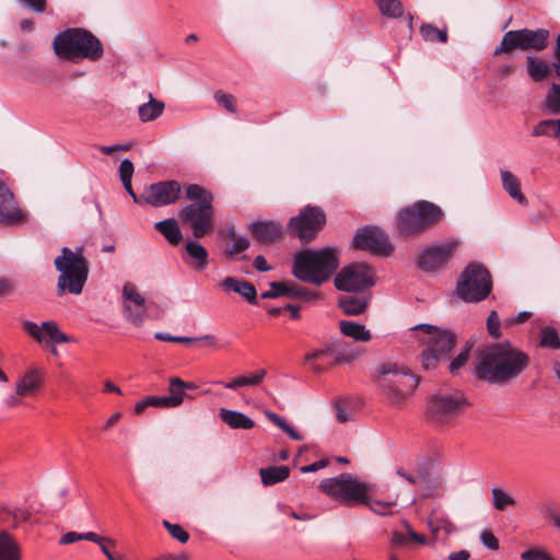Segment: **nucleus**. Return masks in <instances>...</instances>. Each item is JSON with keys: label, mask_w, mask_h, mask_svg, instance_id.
<instances>
[{"label": "nucleus", "mask_w": 560, "mask_h": 560, "mask_svg": "<svg viewBox=\"0 0 560 560\" xmlns=\"http://www.w3.org/2000/svg\"><path fill=\"white\" fill-rule=\"evenodd\" d=\"M530 365V355L510 340L478 348L474 375L489 385L506 386L520 378Z\"/></svg>", "instance_id": "f257e3e1"}, {"label": "nucleus", "mask_w": 560, "mask_h": 560, "mask_svg": "<svg viewBox=\"0 0 560 560\" xmlns=\"http://www.w3.org/2000/svg\"><path fill=\"white\" fill-rule=\"evenodd\" d=\"M338 267L339 254L336 247L307 248L294 256L292 273L303 282L320 285L336 272Z\"/></svg>", "instance_id": "f03ea898"}, {"label": "nucleus", "mask_w": 560, "mask_h": 560, "mask_svg": "<svg viewBox=\"0 0 560 560\" xmlns=\"http://www.w3.org/2000/svg\"><path fill=\"white\" fill-rule=\"evenodd\" d=\"M52 48L60 59L72 62L83 59L96 62L104 55L102 42L82 27H71L58 33L52 40Z\"/></svg>", "instance_id": "7ed1b4c3"}, {"label": "nucleus", "mask_w": 560, "mask_h": 560, "mask_svg": "<svg viewBox=\"0 0 560 560\" xmlns=\"http://www.w3.org/2000/svg\"><path fill=\"white\" fill-rule=\"evenodd\" d=\"M185 198L190 201L178 211V219L189 225L192 235L201 238L213 230L214 207L213 194L198 184H189L185 188Z\"/></svg>", "instance_id": "20e7f679"}, {"label": "nucleus", "mask_w": 560, "mask_h": 560, "mask_svg": "<svg viewBox=\"0 0 560 560\" xmlns=\"http://www.w3.org/2000/svg\"><path fill=\"white\" fill-rule=\"evenodd\" d=\"M54 265L59 272L57 279V294L79 295L88 281L90 264L84 256L82 247L72 250L69 247H62L60 254L55 258Z\"/></svg>", "instance_id": "39448f33"}, {"label": "nucleus", "mask_w": 560, "mask_h": 560, "mask_svg": "<svg viewBox=\"0 0 560 560\" xmlns=\"http://www.w3.org/2000/svg\"><path fill=\"white\" fill-rule=\"evenodd\" d=\"M444 219L442 208L428 200H418L399 210L397 214V232L404 238L419 236Z\"/></svg>", "instance_id": "423d86ee"}, {"label": "nucleus", "mask_w": 560, "mask_h": 560, "mask_svg": "<svg viewBox=\"0 0 560 560\" xmlns=\"http://www.w3.org/2000/svg\"><path fill=\"white\" fill-rule=\"evenodd\" d=\"M412 330H421L428 335L423 340L427 346L420 355L421 365L427 371L434 370L445 361L456 345L457 337L452 330L441 329L429 324L417 325L412 327Z\"/></svg>", "instance_id": "0eeeda50"}, {"label": "nucleus", "mask_w": 560, "mask_h": 560, "mask_svg": "<svg viewBox=\"0 0 560 560\" xmlns=\"http://www.w3.org/2000/svg\"><path fill=\"white\" fill-rule=\"evenodd\" d=\"M492 288V277L488 268L481 262L471 261L457 279L456 293L466 303H478L490 295Z\"/></svg>", "instance_id": "6e6552de"}, {"label": "nucleus", "mask_w": 560, "mask_h": 560, "mask_svg": "<svg viewBox=\"0 0 560 560\" xmlns=\"http://www.w3.org/2000/svg\"><path fill=\"white\" fill-rule=\"evenodd\" d=\"M378 382L390 405L401 404L418 387L419 377L394 363L382 366Z\"/></svg>", "instance_id": "1a4fd4ad"}, {"label": "nucleus", "mask_w": 560, "mask_h": 560, "mask_svg": "<svg viewBox=\"0 0 560 560\" xmlns=\"http://www.w3.org/2000/svg\"><path fill=\"white\" fill-rule=\"evenodd\" d=\"M319 489L334 498L340 503L345 504H370L369 486L360 482L350 474H340L335 478L324 479Z\"/></svg>", "instance_id": "9d476101"}, {"label": "nucleus", "mask_w": 560, "mask_h": 560, "mask_svg": "<svg viewBox=\"0 0 560 560\" xmlns=\"http://www.w3.org/2000/svg\"><path fill=\"white\" fill-rule=\"evenodd\" d=\"M550 31L547 28H521L506 32L500 45L493 50V56L510 54L513 50L542 51L550 44Z\"/></svg>", "instance_id": "9b49d317"}, {"label": "nucleus", "mask_w": 560, "mask_h": 560, "mask_svg": "<svg viewBox=\"0 0 560 560\" xmlns=\"http://www.w3.org/2000/svg\"><path fill=\"white\" fill-rule=\"evenodd\" d=\"M467 407L468 401L462 393H442L429 399L427 417L434 424L448 425L453 424Z\"/></svg>", "instance_id": "f8f14e48"}, {"label": "nucleus", "mask_w": 560, "mask_h": 560, "mask_svg": "<svg viewBox=\"0 0 560 560\" xmlns=\"http://www.w3.org/2000/svg\"><path fill=\"white\" fill-rule=\"evenodd\" d=\"M458 247L459 241L455 237L433 242L419 250L416 265L425 273H436L450 264Z\"/></svg>", "instance_id": "ddd939ff"}, {"label": "nucleus", "mask_w": 560, "mask_h": 560, "mask_svg": "<svg viewBox=\"0 0 560 560\" xmlns=\"http://www.w3.org/2000/svg\"><path fill=\"white\" fill-rule=\"evenodd\" d=\"M326 222L327 217L322 207L307 205L290 219L288 230L290 235L307 244L316 238Z\"/></svg>", "instance_id": "4468645a"}, {"label": "nucleus", "mask_w": 560, "mask_h": 560, "mask_svg": "<svg viewBox=\"0 0 560 560\" xmlns=\"http://www.w3.org/2000/svg\"><path fill=\"white\" fill-rule=\"evenodd\" d=\"M334 284L339 291L363 293L375 284L374 271L365 262H353L337 273Z\"/></svg>", "instance_id": "2eb2a0df"}, {"label": "nucleus", "mask_w": 560, "mask_h": 560, "mask_svg": "<svg viewBox=\"0 0 560 560\" xmlns=\"http://www.w3.org/2000/svg\"><path fill=\"white\" fill-rule=\"evenodd\" d=\"M352 247L371 254L388 257L394 252L388 235L378 226L366 225L357 230Z\"/></svg>", "instance_id": "dca6fc26"}, {"label": "nucleus", "mask_w": 560, "mask_h": 560, "mask_svg": "<svg viewBox=\"0 0 560 560\" xmlns=\"http://www.w3.org/2000/svg\"><path fill=\"white\" fill-rule=\"evenodd\" d=\"M21 326L23 331L36 342L51 343L52 348L50 351L55 355L58 354L56 345L68 343L71 341V338L66 332L61 331L57 323L54 320H46L42 323L40 326L31 320H23Z\"/></svg>", "instance_id": "f3484780"}, {"label": "nucleus", "mask_w": 560, "mask_h": 560, "mask_svg": "<svg viewBox=\"0 0 560 560\" xmlns=\"http://www.w3.org/2000/svg\"><path fill=\"white\" fill-rule=\"evenodd\" d=\"M182 185L175 179L161 180L147 186V205L154 208L176 203L182 196Z\"/></svg>", "instance_id": "a211bd4d"}, {"label": "nucleus", "mask_w": 560, "mask_h": 560, "mask_svg": "<svg viewBox=\"0 0 560 560\" xmlns=\"http://www.w3.org/2000/svg\"><path fill=\"white\" fill-rule=\"evenodd\" d=\"M27 213L23 211L9 186L0 179V223L16 226L25 222Z\"/></svg>", "instance_id": "6ab92c4d"}, {"label": "nucleus", "mask_w": 560, "mask_h": 560, "mask_svg": "<svg viewBox=\"0 0 560 560\" xmlns=\"http://www.w3.org/2000/svg\"><path fill=\"white\" fill-rule=\"evenodd\" d=\"M555 61L550 65L541 58L533 55L526 56V72L532 81L539 83L549 78L551 69L555 70L557 78L560 80V34L557 36L553 46Z\"/></svg>", "instance_id": "aec40b11"}, {"label": "nucleus", "mask_w": 560, "mask_h": 560, "mask_svg": "<svg viewBox=\"0 0 560 560\" xmlns=\"http://www.w3.org/2000/svg\"><path fill=\"white\" fill-rule=\"evenodd\" d=\"M269 285L270 289L260 294L261 299L270 300L288 296L303 301H311L317 296L316 293L312 292L307 288L292 281H272Z\"/></svg>", "instance_id": "412c9836"}, {"label": "nucleus", "mask_w": 560, "mask_h": 560, "mask_svg": "<svg viewBox=\"0 0 560 560\" xmlns=\"http://www.w3.org/2000/svg\"><path fill=\"white\" fill-rule=\"evenodd\" d=\"M122 296L127 302L125 306L126 318L139 327L145 318L144 298L137 291L133 283L127 282L122 288Z\"/></svg>", "instance_id": "4be33fe9"}, {"label": "nucleus", "mask_w": 560, "mask_h": 560, "mask_svg": "<svg viewBox=\"0 0 560 560\" xmlns=\"http://www.w3.org/2000/svg\"><path fill=\"white\" fill-rule=\"evenodd\" d=\"M218 287L224 293L234 292L240 294L252 305L258 304L257 290L255 285L245 279L236 277H225L223 280L219 282Z\"/></svg>", "instance_id": "5701e85b"}, {"label": "nucleus", "mask_w": 560, "mask_h": 560, "mask_svg": "<svg viewBox=\"0 0 560 560\" xmlns=\"http://www.w3.org/2000/svg\"><path fill=\"white\" fill-rule=\"evenodd\" d=\"M253 237L262 244L276 242L282 234V226L276 221H255L249 224Z\"/></svg>", "instance_id": "b1692460"}, {"label": "nucleus", "mask_w": 560, "mask_h": 560, "mask_svg": "<svg viewBox=\"0 0 560 560\" xmlns=\"http://www.w3.org/2000/svg\"><path fill=\"white\" fill-rule=\"evenodd\" d=\"M336 341H328L322 348L312 350L304 355V363L315 374H322L327 370V366L318 363L317 361L324 358H332L335 360Z\"/></svg>", "instance_id": "393cba45"}, {"label": "nucleus", "mask_w": 560, "mask_h": 560, "mask_svg": "<svg viewBox=\"0 0 560 560\" xmlns=\"http://www.w3.org/2000/svg\"><path fill=\"white\" fill-rule=\"evenodd\" d=\"M185 250L192 261L185 258V261L192 268L203 270L208 265V252L203 245L197 241H187L185 244Z\"/></svg>", "instance_id": "a878e982"}, {"label": "nucleus", "mask_w": 560, "mask_h": 560, "mask_svg": "<svg viewBox=\"0 0 560 560\" xmlns=\"http://www.w3.org/2000/svg\"><path fill=\"white\" fill-rule=\"evenodd\" d=\"M407 533H402L399 530H394L390 537V548H404L408 547L411 542H416L419 545L425 544V537L421 534L416 533L409 525L406 523Z\"/></svg>", "instance_id": "bb28decb"}, {"label": "nucleus", "mask_w": 560, "mask_h": 560, "mask_svg": "<svg viewBox=\"0 0 560 560\" xmlns=\"http://www.w3.org/2000/svg\"><path fill=\"white\" fill-rule=\"evenodd\" d=\"M220 418L232 429L249 430L255 427L254 420L240 411L222 408L220 409Z\"/></svg>", "instance_id": "cd10ccee"}, {"label": "nucleus", "mask_w": 560, "mask_h": 560, "mask_svg": "<svg viewBox=\"0 0 560 560\" xmlns=\"http://www.w3.org/2000/svg\"><path fill=\"white\" fill-rule=\"evenodd\" d=\"M501 180L503 189L510 195L511 198L521 205L527 203V199L521 190V182L512 172L501 171Z\"/></svg>", "instance_id": "c85d7f7f"}, {"label": "nucleus", "mask_w": 560, "mask_h": 560, "mask_svg": "<svg viewBox=\"0 0 560 560\" xmlns=\"http://www.w3.org/2000/svg\"><path fill=\"white\" fill-rule=\"evenodd\" d=\"M369 302V296L347 295L339 300V307L346 315L357 316L366 310Z\"/></svg>", "instance_id": "c756f323"}, {"label": "nucleus", "mask_w": 560, "mask_h": 560, "mask_svg": "<svg viewBox=\"0 0 560 560\" xmlns=\"http://www.w3.org/2000/svg\"><path fill=\"white\" fill-rule=\"evenodd\" d=\"M339 328L345 336L355 341L368 342L372 339L371 331L362 324L351 320H340Z\"/></svg>", "instance_id": "7c9ffc66"}, {"label": "nucleus", "mask_w": 560, "mask_h": 560, "mask_svg": "<svg viewBox=\"0 0 560 560\" xmlns=\"http://www.w3.org/2000/svg\"><path fill=\"white\" fill-rule=\"evenodd\" d=\"M155 229L171 243L177 245L183 240L182 231L175 219H166L155 223Z\"/></svg>", "instance_id": "2f4dec72"}, {"label": "nucleus", "mask_w": 560, "mask_h": 560, "mask_svg": "<svg viewBox=\"0 0 560 560\" xmlns=\"http://www.w3.org/2000/svg\"><path fill=\"white\" fill-rule=\"evenodd\" d=\"M259 475L265 486H273L287 480L290 476V469L287 466H269L260 468Z\"/></svg>", "instance_id": "473e14b6"}, {"label": "nucleus", "mask_w": 560, "mask_h": 560, "mask_svg": "<svg viewBox=\"0 0 560 560\" xmlns=\"http://www.w3.org/2000/svg\"><path fill=\"white\" fill-rule=\"evenodd\" d=\"M184 381L180 377L173 376L168 381V396H165L170 408L178 407L185 398H192L183 388Z\"/></svg>", "instance_id": "72a5a7b5"}, {"label": "nucleus", "mask_w": 560, "mask_h": 560, "mask_svg": "<svg viewBox=\"0 0 560 560\" xmlns=\"http://www.w3.org/2000/svg\"><path fill=\"white\" fill-rule=\"evenodd\" d=\"M164 107L165 105L162 101L154 98L150 94L149 102L140 105L138 108L139 118L142 122L155 120L163 114Z\"/></svg>", "instance_id": "f704fd0d"}, {"label": "nucleus", "mask_w": 560, "mask_h": 560, "mask_svg": "<svg viewBox=\"0 0 560 560\" xmlns=\"http://www.w3.org/2000/svg\"><path fill=\"white\" fill-rule=\"evenodd\" d=\"M0 560H20V549L7 532L0 533Z\"/></svg>", "instance_id": "c9c22d12"}, {"label": "nucleus", "mask_w": 560, "mask_h": 560, "mask_svg": "<svg viewBox=\"0 0 560 560\" xmlns=\"http://www.w3.org/2000/svg\"><path fill=\"white\" fill-rule=\"evenodd\" d=\"M40 386V377L37 370H31L24 374L16 385L19 396L33 394Z\"/></svg>", "instance_id": "e433bc0d"}, {"label": "nucleus", "mask_w": 560, "mask_h": 560, "mask_svg": "<svg viewBox=\"0 0 560 560\" xmlns=\"http://www.w3.org/2000/svg\"><path fill=\"white\" fill-rule=\"evenodd\" d=\"M420 35L423 40L430 43H442L445 44L448 39L447 27L438 28L431 23H423L420 26Z\"/></svg>", "instance_id": "4c0bfd02"}, {"label": "nucleus", "mask_w": 560, "mask_h": 560, "mask_svg": "<svg viewBox=\"0 0 560 560\" xmlns=\"http://www.w3.org/2000/svg\"><path fill=\"white\" fill-rule=\"evenodd\" d=\"M85 540L97 544L101 551L108 560H117L116 557L112 552V548L116 547L115 539H113L110 537H106V536H101L93 532H86Z\"/></svg>", "instance_id": "58836bf2"}, {"label": "nucleus", "mask_w": 560, "mask_h": 560, "mask_svg": "<svg viewBox=\"0 0 560 560\" xmlns=\"http://www.w3.org/2000/svg\"><path fill=\"white\" fill-rule=\"evenodd\" d=\"M539 346L545 349L560 350V337L553 326H545L540 329Z\"/></svg>", "instance_id": "ea45409f"}, {"label": "nucleus", "mask_w": 560, "mask_h": 560, "mask_svg": "<svg viewBox=\"0 0 560 560\" xmlns=\"http://www.w3.org/2000/svg\"><path fill=\"white\" fill-rule=\"evenodd\" d=\"M560 135V119H545L539 121L533 129V137H558Z\"/></svg>", "instance_id": "a19ab883"}, {"label": "nucleus", "mask_w": 560, "mask_h": 560, "mask_svg": "<svg viewBox=\"0 0 560 560\" xmlns=\"http://www.w3.org/2000/svg\"><path fill=\"white\" fill-rule=\"evenodd\" d=\"M265 416L268 420H270L275 425L281 429L284 433H287L294 441H302L303 435L299 433L294 428H292L284 418L279 416L278 413L267 410L265 411Z\"/></svg>", "instance_id": "79ce46f5"}, {"label": "nucleus", "mask_w": 560, "mask_h": 560, "mask_svg": "<svg viewBox=\"0 0 560 560\" xmlns=\"http://www.w3.org/2000/svg\"><path fill=\"white\" fill-rule=\"evenodd\" d=\"M362 354V351L359 347L351 348L349 350H340L339 343L336 342V354L335 360L330 362L329 366L336 364H349L357 360Z\"/></svg>", "instance_id": "37998d69"}, {"label": "nucleus", "mask_w": 560, "mask_h": 560, "mask_svg": "<svg viewBox=\"0 0 560 560\" xmlns=\"http://www.w3.org/2000/svg\"><path fill=\"white\" fill-rule=\"evenodd\" d=\"M377 7L381 13L388 18H400L404 14V8L399 0H377Z\"/></svg>", "instance_id": "c03bdc74"}, {"label": "nucleus", "mask_w": 560, "mask_h": 560, "mask_svg": "<svg viewBox=\"0 0 560 560\" xmlns=\"http://www.w3.org/2000/svg\"><path fill=\"white\" fill-rule=\"evenodd\" d=\"M429 527L436 537L443 532L445 538L455 529V526L448 520L441 516H431L429 518Z\"/></svg>", "instance_id": "a18cd8bd"}, {"label": "nucleus", "mask_w": 560, "mask_h": 560, "mask_svg": "<svg viewBox=\"0 0 560 560\" xmlns=\"http://www.w3.org/2000/svg\"><path fill=\"white\" fill-rule=\"evenodd\" d=\"M148 407L170 408L165 396H147L135 406V412L141 415Z\"/></svg>", "instance_id": "49530a36"}, {"label": "nucleus", "mask_w": 560, "mask_h": 560, "mask_svg": "<svg viewBox=\"0 0 560 560\" xmlns=\"http://www.w3.org/2000/svg\"><path fill=\"white\" fill-rule=\"evenodd\" d=\"M545 103L549 114L560 115V84L553 83L551 85Z\"/></svg>", "instance_id": "de8ad7c7"}, {"label": "nucleus", "mask_w": 560, "mask_h": 560, "mask_svg": "<svg viewBox=\"0 0 560 560\" xmlns=\"http://www.w3.org/2000/svg\"><path fill=\"white\" fill-rule=\"evenodd\" d=\"M492 502L498 511H504L508 506L515 504V500L501 488L492 489Z\"/></svg>", "instance_id": "09e8293b"}, {"label": "nucleus", "mask_w": 560, "mask_h": 560, "mask_svg": "<svg viewBox=\"0 0 560 560\" xmlns=\"http://www.w3.org/2000/svg\"><path fill=\"white\" fill-rule=\"evenodd\" d=\"M215 102L232 114L237 113V100L234 95L218 90L213 95Z\"/></svg>", "instance_id": "8fccbe9b"}, {"label": "nucleus", "mask_w": 560, "mask_h": 560, "mask_svg": "<svg viewBox=\"0 0 560 560\" xmlns=\"http://www.w3.org/2000/svg\"><path fill=\"white\" fill-rule=\"evenodd\" d=\"M471 347L472 346L469 342H467L465 347L460 350V352L451 361L448 365V371L452 374H457L459 370L467 363L470 355Z\"/></svg>", "instance_id": "3c124183"}, {"label": "nucleus", "mask_w": 560, "mask_h": 560, "mask_svg": "<svg viewBox=\"0 0 560 560\" xmlns=\"http://www.w3.org/2000/svg\"><path fill=\"white\" fill-rule=\"evenodd\" d=\"M544 517L560 533V505L548 503L542 510Z\"/></svg>", "instance_id": "603ef678"}, {"label": "nucleus", "mask_w": 560, "mask_h": 560, "mask_svg": "<svg viewBox=\"0 0 560 560\" xmlns=\"http://www.w3.org/2000/svg\"><path fill=\"white\" fill-rule=\"evenodd\" d=\"M163 526L167 529L170 535L177 539L179 542L185 544L189 540V534L179 524H173L166 520L163 521Z\"/></svg>", "instance_id": "864d4df0"}, {"label": "nucleus", "mask_w": 560, "mask_h": 560, "mask_svg": "<svg viewBox=\"0 0 560 560\" xmlns=\"http://www.w3.org/2000/svg\"><path fill=\"white\" fill-rule=\"evenodd\" d=\"M249 247V241L245 236H238L233 241V245L225 249V256L232 260L234 256L245 252Z\"/></svg>", "instance_id": "5fc2aeb1"}, {"label": "nucleus", "mask_w": 560, "mask_h": 560, "mask_svg": "<svg viewBox=\"0 0 560 560\" xmlns=\"http://www.w3.org/2000/svg\"><path fill=\"white\" fill-rule=\"evenodd\" d=\"M502 326V322L499 319V315L497 311H491L488 318H487V329L489 335L494 338L499 339L502 336L500 327Z\"/></svg>", "instance_id": "6e6d98bb"}, {"label": "nucleus", "mask_w": 560, "mask_h": 560, "mask_svg": "<svg viewBox=\"0 0 560 560\" xmlns=\"http://www.w3.org/2000/svg\"><path fill=\"white\" fill-rule=\"evenodd\" d=\"M24 9L36 14L46 12L48 3L47 0H16Z\"/></svg>", "instance_id": "4d7b16f0"}, {"label": "nucleus", "mask_w": 560, "mask_h": 560, "mask_svg": "<svg viewBox=\"0 0 560 560\" xmlns=\"http://www.w3.org/2000/svg\"><path fill=\"white\" fill-rule=\"evenodd\" d=\"M154 337L158 340L168 341V342H178V343H191L197 340L194 337L172 336L167 332H156Z\"/></svg>", "instance_id": "13d9d810"}, {"label": "nucleus", "mask_w": 560, "mask_h": 560, "mask_svg": "<svg viewBox=\"0 0 560 560\" xmlns=\"http://www.w3.org/2000/svg\"><path fill=\"white\" fill-rule=\"evenodd\" d=\"M522 560H553L550 555L540 549H528L521 553Z\"/></svg>", "instance_id": "bf43d9fd"}, {"label": "nucleus", "mask_w": 560, "mask_h": 560, "mask_svg": "<svg viewBox=\"0 0 560 560\" xmlns=\"http://www.w3.org/2000/svg\"><path fill=\"white\" fill-rule=\"evenodd\" d=\"M15 291V280L11 278L0 277V298L12 295Z\"/></svg>", "instance_id": "052dcab7"}, {"label": "nucleus", "mask_w": 560, "mask_h": 560, "mask_svg": "<svg viewBox=\"0 0 560 560\" xmlns=\"http://www.w3.org/2000/svg\"><path fill=\"white\" fill-rule=\"evenodd\" d=\"M119 174L121 183L131 182L133 175V164L129 159L121 161L119 165Z\"/></svg>", "instance_id": "680f3d73"}, {"label": "nucleus", "mask_w": 560, "mask_h": 560, "mask_svg": "<svg viewBox=\"0 0 560 560\" xmlns=\"http://www.w3.org/2000/svg\"><path fill=\"white\" fill-rule=\"evenodd\" d=\"M480 540L483 544V546L490 550L499 549V540L490 530L482 532L480 535Z\"/></svg>", "instance_id": "e2e57ef3"}, {"label": "nucleus", "mask_w": 560, "mask_h": 560, "mask_svg": "<svg viewBox=\"0 0 560 560\" xmlns=\"http://www.w3.org/2000/svg\"><path fill=\"white\" fill-rule=\"evenodd\" d=\"M124 188L129 194V196L132 198L133 202L137 205H147V189L143 194L137 195L131 186V182H125L122 183Z\"/></svg>", "instance_id": "0e129e2a"}, {"label": "nucleus", "mask_w": 560, "mask_h": 560, "mask_svg": "<svg viewBox=\"0 0 560 560\" xmlns=\"http://www.w3.org/2000/svg\"><path fill=\"white\" fill-rule=\"evenodd\" d=\"M85 535H86V533L79 534L75 532H68L61 536L60 544L69 545V544H73L79 540H85Z\"/></svg>", "instance_id": "69168bd1"}, {"label": "nucleus", "mask_w": 560, "mask_h": 560, "mask_svg": "<svg viewBox=\"0 0 560 560\" xmlns=\"http://www.w3.org/2000/svg\"><path fill=\"white\" fill-rule=\"evenodd\" d=\"M397 475L410 485H417L422 479V475L420 472H407L402 468L397 469Z\"/></svg>", "instance_id": "338daca9"}, {"label": "nucleus", "mask_w": 560, "mask_h": 560, "mask_svg": "<svg viewBox=\"0 0 560 560\" xmlns=\"http://www.w3.org/2000/svg\"><path fill=\"white\" fill-rule=\"evenodd\" d=\"M267 372L264 369L257 370L253 375L246 376V385L247 386H257L265 378Z\"/></svg>", "instance_id": "774afa93"}]
</instances>
